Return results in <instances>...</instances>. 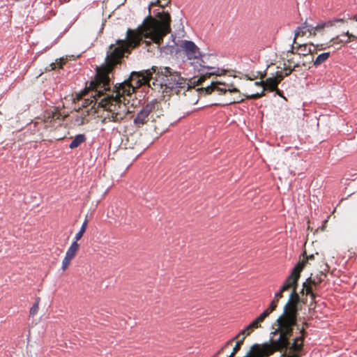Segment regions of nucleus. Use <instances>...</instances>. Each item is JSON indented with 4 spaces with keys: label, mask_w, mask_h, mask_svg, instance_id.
<instances>
[{
    "label": "nucleus",
    "mask_w": 357,
    "mask_h": 357,
    "mask_svg": "<svg viewBox=\"0 0 357 357\" xmlns=\"http://www.w3.org/2000/svg\"><path fill=\"white\" fill-rule=\"evenodd\" d=\"M158 17L159 20L148 16L137 29H128L126 39H118L115 44H111L107 51L105 63L96 68V75L90 82V86L93 88L92 96L95 100L93 101L108 110L102 119L103 123H121L129 112L128 98L142 85L152 87L151 82L155 79L151 69L132 72L128 79L115 84L112 89L109 75L121 63L125 54H130L141 43L146 45L149 52H153L160 47L164 37L171 31V17L168 13L162 12L158 14Z\"/></svg>",
    "instance_id": "obj_1"
},
{
    "label": "nucleus",
    "mask_w": 357,
    "mask_h": 357,
    "mask_svg": "<svg viewBox=\"0 0 357 357\" xmlns=\"http://www.w3.org/2000/svg\"><path fill=\"white\" fill-rule=\"evenodd\" d=\"M299 279L297 278L296 284L290 288L291 293L287 303L284 306L283 312L277 319L273 327L274 329V331L272 332L273 337L278 335V339L284 343L286 347H288L289 344V338L292 336L294 327L296 325L297 316L300 310L299 304L301 302L305 303L297 292Z\"/></svg>",
    "instance_id": "obj_2"
},
{
    "label": "nucleus",
    "mask_w": 357,
    "mask_h": 357,
    "mask_svg": "<svg viewBox=\"0 0 357 357\" xmlns=\"http://www.w3.org/2000/svg\"><path fill=\"white\" fill-rule=\"evenodd\" d=\"M64 117L58 108H50L45 112L43 118H37L33 123L31 132L38 137L37 139L44 140L45 137L61 125Z\"/></svg>",
    "instance_id": "obj_3"
},
{
    "label": "nucleus",
    "mask_w": 357,
    "mask_h": 357,
    "mask_svg": "<svg viewBox=\"0 0 357 357\" xmlns=\"http://www.w3.org/2000/svg\"><path fill=\"white\" fill-rule=\"evenodd\" d=\"M345 22L343 18H334L331 20L319 22L314 26L305 21L303 26L297 27L295 30L294 43L297 44L296 40L298 37H303L307 33L312 36H315L317 33L323 35L326 31H333L339 24H344Z\"/></svg>",
    "instance_id": "obj_4"
},
{
    "label": "nucleus",
    "mask_w": 357,
    "mask_h": 357,
    "mask_svg": "<svg viewBox=\"0 0 357 357\" xmlns=\"http://www.w3.org/2000/svg\"><path fill=\"white\" fill-rule=\"evenodd\" d=\"M210 56L201 55L196 61H193L191 63L194 68L199 72H202L199 77H195L192 84L202 86V89L205 90L206 86H204V81L210 77L211 75L220 76L226 73L224 69L213 67L208 62Z\"/></svg>",
    "instance_id": "obj_5"
},
{
    "label": "nucleus",
    "mask_w": 357,
    "mask_h": 357,
    "mask_svg": "<svg viewBox=\"0 0 357 357\" xmlns=\"http://www.w3.org/2000/svg\"><path fill=\"white\" fill-rule=\"evenodd\" d=\"M93 92V88H92L90 85L88 88V91L86 93H84L82 97L80 98L82 101V106L84 108L81 111L77 112L75 116H74V122L77 126H82L85 123H87L89 121V112L90 110L93 111V113H96V107H102L105 111L106 114L102 118L101 122H102L103 118L107 114V109L105 107L102 106L99 103H96L93 101L95 100L94 96H92V93ZM104 124L103 123H102Z\"/></svg>",
    "instance_id": "obj_6"
},
{
    "label": "nucleus",
    "mask_w": 357,
    "mask_h": 357,
    "mask_svg": "<svg viewBox=\"0 0 357 357\" xmlns=\"http://www.w3.org/2000/svg\"><path fill=\"white\" fill-rule=\"evenodd\" d=\"M160 114V103L156 100H153L140 109L133 122L137 127L141 128L144 125L150 124L154 119L159 117Z\"/></svg>",
    "instance_id": "obj_7"
},
{
    "label": "nucleus",
    "mask_w": 357,
    "mask_h": 357,
    "mask_svg": "<svg viewBox=\"0 0 357 357\" xmlns=\"http://www.w3.org/2000/svg\"><path fill=\"white\" fill-rule=\"evenodd\" d=\"M155 76L161 79L160 83L158 82V78L155 77L152 84L156 89L158 86H162L163 84L167 89L175 88V83L178 81H183V77L177 72H173L172 70L169 67H160L158 68L153 66L151 68Z\"/></svg>",
    "instance_id": "obj_8"
},
{
    "label": "nucleus",
    "mask_w": 357,
    "mask_h": 357,
    "mask_svg": "<svg viewBox=\"0 0 357 357\" xmlns=\"http://www.w3.org/2000/svg\"><path fill=\"white\" fill-rule=\"evenodd\" d=\"M217 91L220 94L226 93H234L235 95L229 102V104L241 102L244 100L245 98H248V96H245L241 93L240 91L234 87L232 85H227L220 81H212L210 85H206L205 91L207 94H211L212 92ZM248 99H250L248 98Z\"/></svg>",
    "instance_id": "obj_9"
},
{
    "label": "nucleus",
    "mask_w": 357,
    "mask_h": 357,
    "mask_svg": "<svg viewBox=\"0 0 357 357\" xmlns=\"http://www.w3.org/2000/svg\"><path fill=\"white\" fill-rule=\"evenodd\" d=\"M300 271V267H296V268L292 269L290 275L287 278L283 284L280 287L279 291L275 294L273 300L271 301L269 307L267 308L269 312H272L276 309L280 299L283 297V293L289 290L290 288L293 287V285L296 284V280L299 278L298 272Z\"/></svg>",
    "instance_id": "obj_10"
},
{
    "label": "nucleus",
    "mask_w": 357,
    "mask_h": 357,
    "mask_svg": "<svg viewBox=\"0 0 357 357\" xmlns=\"http://www.w3.org/2000/svg\"><path fill=\"white\" fill-rule=\"evenodd\" d=\"M286 75L282 71H277L275 77H269L264 81V86L261 93H257L248 96L250 99H257L264 96V90L270 91H278V85Z\"/></svg>",
    "instance_id": "obj_11"
},
{
    "label": "nucleus",
    "mask_w": 357,
    "mask_h": 357,
    "mask_svg": "<svg viewBox=\"0 0 357 357\" xmlns=\"http://www.w3.org/2000/svg\"><path fill=\"white\" fill-rule=\"evenodd\" d=\"M79 248V244L76 241H73L70 246L68 248L66 255L62 260L61 269L65 271L69 267L72 260L75 257Z\"/></svg>",
    "instance_id": "obj_12"
},
{
    "label": "nucleus",
    "mask_w": 357,
    "mask_h": 357,
    "mask_svg": "<svg viewBox=\"0 0 357 357\" xmlns=\"http://www.w3.org/2000/svg\"><path fill=\"white\" fill-rule=\"evenodd\" d=\"M149 126L151 129H153V132L152 135L155 137H158L162 135L167 130V123L165 122L163 114L162 113L159 117L153 120V121L149 124Z\"/></svg>",
    "instance_id": "obj_13"
},
{
    "label": "nucleus",
    "mask_w": 357,
    "mask_h": 357,
    "mask_svg": "<svg viewBox=\"0 0 357 357\" xmlns=\"http://www.w3.org/2000/svg\"><path fill=\"white\" fill-rule=\"evenodd\" d=\"M181 47L185 52L188 59L196 61L200 56V52L197 45L192 41L184 40L182 43Z\"/></svg>",
    "instance_id": "obj_14"
},
{
    "label": "nucleus",
    "mask_w": 357,
    "mask_h": 357,
    "mask_svg": "<svg viewBox=\"0 0 357 357\" xmlns=\"http://www.w3.org/2000/svg\"><path fill=\"white\" fill-rule=\"evenodd\" d=\"M307 326H308L307 323H306V322L303 323V326L307 327ZM301 336L296 337L294 340V342L292 344H291L290 342L289 341V344L288 347L283 349L282 350V351H287V349H289V351L292 352V353L299 352L303 348V342L304 337H305V327H303L301 329ZM289 340H290V337L289 338Z\"/></svg>",
    "instance_id": "obj_15"
},
{
    "label": "nucleus",
    "mask_w": 357,
    "mask_h": 357,
    "mask_svg": "<svg viewBox=\"0 0 357 357\" xmlns=\"http://www.w3.org/2000/svg\"><path fill=\"white\" fill-rule=\"evenodd\" d=\"M314 52L315 51L309 47L307 44H300L298 43H297V44L293 43L291 49L289 50V52H290L291 54H297L302 56L314 54Z\"/></svg>",
    "instance_id": "obj_16"
},
{
    "label": "nucleus",
    "mask_w": 357,
    "mask_h": 357,
    "mask_svg": "<svg viewBox=\"0 0 357 357\" xmlns=\"http://www.w3.org/2000/svg\"><path fill=\"white\" fill-rule=\"evenodd\" d=\"M292 54L287 51V63H284V75L287 76L291 73L296 68L300 67V62L295 61L293 57H291Z\"/></svg>",
    "instance_id": "obj_17"
},
{
    "label": "nucleus",
    "mask_w": 357,
    "mask_h": 357,
    "mask_svg": "<svg viewBox=\"0 0 357 357\" xmlns=\"http://www.w3.org/2000/svg\"><path fill=\"white\" fill-rule=\"evenodd\" d=\"M175 88L169 89L172 91L176 93L177 95H185V91L191 89L188 80L183 77V81H178L175 83Z\"/></svg>",
    "instance_id": "obj_18"
},
{
    "label": "nucleus",
    "mask_w": 357,
    "mask_h": 357,
    "mask_svg": "<svg viewBox=\"0 0 357 357\" xmlns=\"http://www.w3.org/2000/svg\"><path fill=\"white\" fill-rule=\"evenodd\" d=\"M314 258H315L314 255H307L305 251L303 252V258L301 260H300L294 268H296V267H298V268L300 267L301 271L298 272L299 273V278H301V273L304 269V268L307 266V264H310V262H309L310 261L314 260Z\"/></svg>",
    "instance_id": "obj_19"
},
{
    "label": "nucleus",
    "mask_w": 357,
    "mask_h": 357,
    "mask_svg": "<svg viewBox=\"0 0 357 357\" xmlns=\"http://www.w3.org/2000/svg\"><path fill=\"white\" fill-rule=\"evenodd\" d=\"M271 312L266 309L257 318H256L250 324L252 328H258L261 326V323L266 318Z\"/></svg>",
    "instance_id": "obj_20"
},
{
    "label": "nucleus",
    "mask_w": 357,
    "mask_h": 357,
    "mask_svg": "<svg viewBox=\"0 0 357 357\" xmlns=\"http://www.w3.org/2000/svg\"><path fill=\"white\" fill-rule=\"evenodd\" d=\"M326 277V274L324 271H320L314 277L308 278V282L312 283L314 287H317L324 280Z\"/></svg>",
    "instance_id": "obj_21"
},
{
    "label": "nucleus",
    "mask_w": 357,
    "mask_h": 357,
    "mask_svg": "<svg viewBox=\"0 0 357 357\" xmlns=\"http://www.w3.org/2000/svg\"><path fill=\"white\" fill-rule=\"evenodd\" d=\"M86 141V137L84 134H79L75 136L69 145L70 149H73L78 147L82 143Z\"/></svg>",
    "instance_id": "obj_22"
},
{
    "label": "nucleus",
    "mask_w": 357,
    "mask_h": 357,
    "mask_svg": "<svg viewBox=\"0 0 357 357\" xmlns=\"http://www.w3.org/2000/svg\"><path fill=\"white\" fill-rule=\"evenodd\" d=\"M342 36H345L347 37L346 42H353L357 40V25L355 26L353 31L350 32L347 30L345 32H343Z\"/></svg>",
    "instance_id": "obj_23"
},
{
    "label": "nucleus",
    "mask_w": 357,
    "mask_h": 357,
    "mask_svg": "<svg viewBox=\"0 0 357 357\" xmlns=\"http://www.w3.org/2000/svg\"><path fill=\"white\" fill-rule=\"evenodd\" d=\"M331 55L330 52H324L317 56L316 59L314 61V65L318 66L327 61Z\"/></svg>",
    "instance_id": "obj_24"
},
{
    "label": "nucleus",
    "mask_w": 357,
    "mask_h": 357,
    "mask_svg": "<svg viewBox=\"0 0 357 357\" xmlns=\"http://www.w3.org/2000/svg\"><path fill=\"white\" fill-rule=\"evenodd\" d=\"M87 225H88V220H87V218H86L85 220L84 221L79 231L76 234V235L75 236V241H76L77 243L79 240H80L82 238V237L83 236V234L85 233L86 227H87Z\"/></svg>",
    "instance_id": "obj_25"
},
{
    "label": "nucleus",
    "mask_w": 357,
    "mask_h": 357,
    "mask_svg": "<svg viewBox=\"0 0 357 357\" xmlns=\"http://www.w3.org/2000/svg\"><path fill=\"white\" fill-rule=\"evenodd\" d=\"M350 42H346V40L340 39L338 35L333 36L331 38L328 46L331 47L335 45H342L343 43H349Z\"/></svg>",
    "instance_id": "obj_26"
},
{
    "label": "nucleus",
    "mask_w": 357,
    "mask_h": 357,
    "mask_svg": "<svg viewBox=\"0 0 357 357\" xmlns=\"http://www.w3.org/2000/svg\"><path fill=\"white\" fill-rule=\"evenodd\" d=\"M255 330L254 328L251 326L250 324H249L245 329L241 331L236 337L235 339H239V337L241 335H249L253 331Z\"/></svg>",
    "instance_id": "obj_27"
},
{
    "label": "nucleus",
    "mask_w": 357,
    "mask_h": 357,
    "mask_svg": "<svg viewBox=\"0 0 357 357\" xmlns=\"http://www.w3.org/2000/svg\"><path fill=\"white\" fill-rule=\"evenodd\" d=\"M312 285H313L312 283L308 282V278L306 280V281L305 282H303V287H304V289L305 290L306 296L309 295L310 294H312Z\"/></svg>",
    "instance_id": "obj_28"
},
{
    "label": "nucleus",
    "mask_w": 357,
    "mask_h": 357,
    "mask_svg": "<svg viewBox=\"0 0 357 357\" xmlns=\"http://www.w3.org/2000/svg\"><path fill=\"white\" fill-rule=\"evenodd\" d=\"M38 301H37L30 309V315L34 316L38 311Z\"/></svg>",
    "instance_id": "obj_29"
},
{
    "label": "nucleus",
    "mask_w": 357,
    "mask_h": 357,
    "mask_svg": "<svg viewBox=\"0 0 357 357\" xmlns=\"http://www.w3.org/2000/svg\"><path fill=\"white\" fill-rule=\"evenodd\" d=\"M64 63L63 61L60 60L59 61H56L55 63H51V70H56V68H62L63 64Z\"/></svg>",
    "instance_id": "obj_30"
},
{
    "label": "nucleus",
    "mask_w": 357,
    "mask_h": 357,
    "mask_svg": "<svg viewBox=\"0 0 357 357\" xmlns=\"http://www.w3.org/2000/svg\"><path fill=\"white\" fill-rule=\"evenodd\" d=\"M232 342H233V340H228L220 349V350L217 352L219 355L220 354H222L224 350L228 347L229 345H231L232 344Z\"/></svg>",
    "instance_id": "obj_31"
},
{
    "label": "nucleus",
    "mask_w": 357,
    "mask_h": 357,
    "mask_svg": "<svg viewBox=\"0 0 357 357\" xmlns=\"http://www.w3.org/2000/svg\"><path fill=\"white\" fill-rule=\"evenodd\" d=\"M326 47H324V45L323 44H320V45H316L315 46H314V48L312 49V50H314V54L317 53V51H321V50H325Z\"/></svg>",
    "instance_id": "obj_32"
},
{
    "label": "nucleus",
    "mask_w": 357,
    "mask_h": 357,
    "mask_svg": "<svg viewBox=\"0 0 357 357\" xmlns=\"http://www.w3.org/2000/svg\"><path fill=\"white\" fill-rule=\"evenodd\" d=\"M158 3H159L160 6L165 7L170 3V0H164L162 3L160 0H158Z\"/></svg>",
    "instance_id": "obj_33"
},
{
    "label": "nucleus",
    "mask_w": 357,
    "mask_h": 357,
    "mask_svg": "<svg viewBox=\"0 0 357 357\" xmlns=\"http://www.w3.org/2000/svg\"><path fill=\"white\" fill-rule=\"evenodd\" d=\"M281 357H299L296 354H286L285 353H284Z\"/></svg>",
    "instance_id": "obj_34"
},
{
    "label": "nucleus",
    "mask_w": 357,
    "mask_h": 357,
    "mask_svg": "<svg viewBox=\"0 0 357 357\" xmlns=\"http://www.w3.org/2000/svg\"><path fill=\"white\" fill-rule=\"evenodd\" d=\"M255 84L257 86H264V81H260V82H256Z\"/></svg>",
    "instance_id": "obj_35"
},
{
    "label": "nucleus",
    "mask_w": 357,
    "mask_h": 357,
    "mask_svg": "<svg viewBox=\"0 0 357 357\" xmlns=\"http://www.w3.org/2000/svg\"><path fill=\"white\" fill-rule=\"evenodd\" d=\"M312 299L315 298L316 294L312 291V294H309Z\"/></svg>",
    "instance_id": "obj_36"
},
{
    "label": "nucleus",
    "mask_w": 357,
    "mask_h": 357,
    "mask_svg": "<svg viewBox=\"0 0 357 357\" xmlns=\"http://www.w3.org/2000/svg\"><path fill=\"white\" fill-rule=\"evenodd\" d=\"M300 294H301V295H303H303H305V289H304V287H303V289H302V290H301V293H300Z\"/></svg>",
    "instance_id": "obj_37"
},
{
    "label": "nucleus",
    "mask_w": 357,
    "mask_h": 357,
    "mask_svg": "<svg viewBox=\"0 0 357 357\" xmlns=\"http://www.w3.org/2000/svg\"><path fill=\"white\" fill-rule=\"evenodd\" d=\"M351 19L357 22V14L354 15Z\"/></svg>",
    "instance_id": "obj_38"
},
{
    "label": "nucleus",
    "mask_w": 357,
    "mask_h": 357,
    "mask_svg": "<svg viewBox=\"0 0 357 357\" xmlns=\"http://www.w3.org/2000/svg\"><path fill=\"white\" fill-rule=\"evenodd\" d=\"M245 335H241L240 337H239V340H242V337H245ZM233 340H236L237 341L238 340V339H235V337L234 339H232Z\"/></svg>",
    "instance_id": "obj_39"
},
{
    "label": "nucleus",
    "mask_w": 357,
    "mask_h": 357,
    "mask_svg": "<svg viewBox=\"0 0 357 357\" xmlns=\"http://www.w3.org/2000/svg\"><path fill=\"white\" fill-rule=\"evenodd\" d=\"M277 92L278 94H279L280 96H281V93H280V90L278 89V91H275Z\"/></svg>",
    "instance_id": "obj_40"
}]
</instances>
